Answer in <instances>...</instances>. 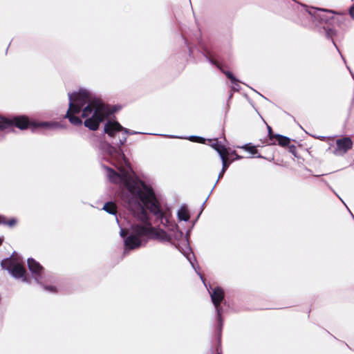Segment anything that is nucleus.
Returning <instances> with one entry per match:
<instances>
[{
    "mask_svg": "<svg viewBox=\"0 0 354 354\" xmlns=\"http://www.w3.org/2000/svg\"><path fill=\"white\" fill-rule=\"evenodd\" d=\"M132 230L133 233L140 239L144 236H150L152 234L153 227L151 223L143 225L137 224L132 226Z\"/></svg>",
    "mask_w": 354,
    "mask_h": 354,
    "instance_id": "1a4fd4ad",
    "label": "nucleus"
},
{
    "mask_svg": "<svg viewBox=\"0 0 354 354\" xmlns=\"http://www.w3.org/2000/svg\"><path fill=\"white\" fill-rule=\"evenodd\" d=\"M341 57H342L343 61H345L344 57H343V55H341Z\"/></svg>",
    "mask_w": 354,
    "mask_h": 354,
    "instance_id": "49530a36",
    "label": "nucleus"
},
{
    "mask_svg": "<svg viewBox=\"0 0 354 354\" xmlns=\"http://www.w3.org/2000/svg\"><path fill=\"white\" fill-rule=\"evenodd\" d=\"M271 139H274L275 144L277 142V144L281 147H287L290 142V139L288 137L280 134H276L275 136L272 137Z\"/></svg>",
    "mask_w": 354,
    "mask_h": 354,
    "instance_id": "dca6fc26",
    "label": "nucleus"
},
{
    "mask_svg": "<svg viewBox=\"0 0 354 354\" xmlns=\"http://www.w3.org/2000/svg\"><path fill=\"white\" fill-rule=\"evenodd\" d=\"M209 354H222V351H221V346L220 345L218 344L216 348V351L214 352V351H211L210 353Z\"/></svg>",
    "mask_w": 354,
    "mask_h": 354,
    "instance_id": "2f4dec72",
    "label": "nucleus"
},
{
    "mask_svg": "<svg viewBox=\"0 0 354 354\" xmlns=\"http://www.w3.org/2000/svg\"><path fill=\"white\" fill-rule=\"evenodd\" d=\"M126 141H127V137L124 136L122 139L120 140L118 147H121V146L123 145L126 142Z\"/></svg>",
    "mask_w": 354,
    "mask_h": 354,
    "instance_id": "473e14b6",
    "label": "nucleus"
},
{
    "mask_svg": "<svg viewBox=\"0 0 354 354\" xmlns=\"http://www.w3.org/2000/svg\"><path fill=\"white\" fill-rule=\"evenodd\" d=\"M28 267L30 271L37 277H40L44 270L41 264L32 258L28 259Z\"/></svg>",
    "mask_w": 354,
    "mask_h": 354,
    "instance_id": "ddd939ff",
    "label": "nucleus"
},
{
    "mask_svg": "<svg viewBox=\"0 0 354 354\" xmlns=\"http://www.w3.org/2000/svg\"><path fill=\"white\" fill-rule=\"evenodd\" d=\"M120 236H125V232H124V230L123 229H121V230H120Z\"/></svg>",
    "mask_w": 354,
    "mask_h": 354,
    "instance_id": "e433bc0d",
    "label": "nucleus"
},
{
    "mask_svg": "<svg viewBox=\"0 0 354 354\" xmlns=\"http://www.w3.org/2000/svg\"><path fill=\"white\" fill-rule=\"evenodd\" d=\"M268 137L269 139L265 142V145H275V140L274 139H271L272 137H274L276 134H274L272 131V129L270 126H268Z\"/></svg>",
    "mask_w": 354,
    "mask_h": 354,
    "instance_id": "a878e982",
    "label": "nucleus"
},
{
    "mask_svg": "<svg viewBox=\"0 0 354 354\" xmlns=\"http://www.w3.org/2000/svg\"><path fill=\"white\" fill-rule=\"evenodd\" d=\"M348 70H349L350 73H352L351 70H350V68L348 67Z\"/></svg>",
    "mask_w": 354,
    "mask_h": 354,
    "instance_id": "c03bdc74",
    "label": "nucleus"
},
{
    "mask_svg": "<svg viewBox=\"0 0 354 354\" xmlns=\"http://www.w3.org/2000/svg\"><path fill=\"white\" fill-rule=\"evenodd\" d=\"M124 186L130 195L136 196L142 203L152 213L158 221L164 226L169 223L168 218L164 215L160 204L156 198L153 189L142 183L128 178L124 182Z\"/></svg>",
    "mask_w": 354,
    "mask_h": 354,
    "instance_id": "f03ea898",
    "label": "nucleus"
},
{
    "mask_svg": "<svg viewBox=\"0 0 354 354\" xmlns=\"http://www.w3.org/2000/svg\"><path fill=\"white\" fill-rule=\"evenodd\" d=\"M348 70H349L350 73H352L351 70H350V68L348 67Z\"/></svg>",
    "mask_w": 354,
    "mask_h": 354,
    "instance_id": "37998d69",
    "label": "nucleus"
},
{
    "mask_svg": "<svg viewBox=\"0 0 354 354\" xmlns=\"http://www.w3.org/2000/svg\"><path fill=\"white\" fill-rule=\"evenodd\" d=\"M341 57H342L343 61H345L344 57H343V55H341Z\"/></svg>",
    "mask_w": 354,
    "mask_h": 354,
    "instance_id": "de8ad7c7",
    "label": "nucleus"
},
{
    "mask_svg": "<svg viewBox=\"0 0 354 354\" xmlns=\"http://www.w3.org/2000/svg\"><path fill=\"white\" fill-rule=\"evenodd\" d=\"M190 263L192 264L193 268L195 270V271L197 272V274H198V276L200 277L201 279L202 280L203 282H204V279H203V277L202 275V274L198 270H199V266H197L196 267L194 265V263L192 261L191 259H189V257H187Z\"/></svg>",
    "mask_w": 354,
    "mask_h": 354,
    "instance_id": "cd10ccee",
    "label": "nucleus"
},
{
    "mask_svg": "<svg viewBox=\"0 0 354 354\" xmlns=\"http://www.w3.org/2000/svg\"><path fill=\"white\" fill-rule=\"evenodd\" d=\"M10 273L16 279L24 278V281H26V278L25 277L26 270L24 265L19 262V261L15 263Z\"/></svg>",
    "mask_w": 354,
    "mask_h": 354,
    "instance_id": "f8f14e48",
    "label": "nucleus"
},
{
    "mask_svg": "<svg viewBox=\"0 0 354 354\" xmlns=\"http://www.w3.org/2000/svg\"><path fill=\"white\" fill-rule=\"evenodd\" d=\"M125 251L129 250L136 249L141 245V240L135 235L133 232L130 234L124 240Z\"/></svg>",
    "mask_w": 354,
    "mask_h": 354,
    "instance_id": "9b49d317",
    "label": "nucleus"
},
{
    "mask_svg": "<svg viewBox=\"0 0 354 354\" xmlns=\"http://www.w3.org/2000/svg\"><path fill=\"white\" fill-rule=\"evenodd\" d=\"M222 160V169L221 171V172L219 173L218 174V178L214 186V187L216 186V183H218V180L223 176L224 173L225 172L227 167H228V164L227 162V158H224V159H221Z\"/></svg>",
    "mask_w": 354,
    "mask_h": 354,
    "instance_id": "b1692460",
    "label": "nucleus"
},
{
    "mask_svg": "<svg viewBox=\"0 0 354 354\" xmlns=\"http://www.w3.org/2000/svg\"><path fill=\"white\" fill-rule=\"evenodd\" d=\"M74 114L75 113L71 112V109L68 108V120L69 122L75 126L81 125L82 124L81 118L76 116Z\"/></svg>",
    "mask_w": 354,
    "mask_h": 354,
    "instance_id": "a211bd4d",
    "label": "nucleus"
},
{
    "mask_svg": "<svg viewBox=\"0 0 354 354\" xmlns=\"http://www.w3.org/2000/svg\"><path fill=\"white\" fill-rule=\"evenodd\" d=\"M349 13L353 19H354V6L350 8Z\"/></svg>",
    "mask_w": 354,
    "mask_h": 354,
    "instance_id": "f704fd0d",
    "label": "nucleus"
},
{
    "mask_svg": "<svg viewBox=\"0 0 354 354\" xmlns=\"http://www.w3.org/2000/svg\"><path fill=\"white\" fill-rule=\"evenodd\" d=\"M105 212H106L107 213L110 214H112V215H115L116 216V214H117V209H116V205L113 202H107L104 205V207L102 208Z\"/></svg>",
    "mask_w": 354,
    "mask_h": 354,
    "instance_id": "aec40b11",
    "label": "nucleus"
},
{
    "mask_svg": "<svg viewBox=\"0 0 354 354\" xmlns=\"http://www.w3.org/2000/svg\"><path fill=\"white\" fill-rule=\"evenodd\" d=\"M17 261L18 259L12 256L3 259L1 262V266L3 269L7 270L10 272Z\"/></svg>",
    "mask_w": 354,
    "mask_h": 354,
    "instance_id": "4468645a",
    "label": "nucleus"
},
{
    "mask_svg": "<svg viewBox=\"0 0 354 354\" xmlns=\"http://www.w3.org/2000/svg\"><path fill=\"white\" fill-rule=\"evenodd\" d=\"M221 330H222V324L219 323V326H218V330H219V332H221Z\"/></svg>",
    "mask_w": 354,
    "mask_h": 354,
    "instance_id": "4c0bfd02",
    "label": "nucleus"
},
{
    "mask_svg": "<svg viewBox=\"0 0 354 354\" xmlns=\"http://www.w3.org/2000/svg\"><path fill=\"white\" fill-rule=\"evenodd\" d=\"M341 57H342L343 61H345L344 57H343V55H341Z\"/></svg>",
    "mask_w": 354,
    "mask_h": 354,
    "instance_id": "09e8293b",
    "label": "nucleus"
},
{
    "mask_svg": "<svg viewBox=\"0 0 354 354\" xmlns=\"http://www.w3.org/2000/svg\"><path fill=\"white\" fill-rule=\"evenodd\" d=\"M102 153L109 158L111 160H115L120 163L124 162L127 164V158L121 147H115L109 143L103 142L100 145Z\"/></svg>",
    "mask_w": 354,
    "mask_h": 354,
    "instance_id": "39448f33",
    "label": "nucleus"
},
{
    "mask_svg": "<svg viewBox=\"0 0 354 354\" xmlns=\"http://www.w3.org/2000/svg\"><path fill=\"white\" fill-rule=\"evenodd\" d=\"M6 129L12 127L13 126L21 130L30 129L32 131L37 129H42L48 127V123L47 122H37L33 120H30L26 115H18L8 119L6 118Z\"/></svg>",
    "mask_w": 354,
    "mask_h": 354,
    "instance_id": "7ed1b4c3",
    "label": "nucleus"
},
{
    "mask_svg": "<svg viewBox=\"0 0 354 354\" xmlns=\"http://www.w3.org/2000/svg\"><path fill=\"white\" fill-rule=\"evenodd\" d=\"M6 124H8V123L6 122V118H2L0 120V130L6 129Z\"/></svg>",
    "mask_w": 354,
    "mask_h": 354,
    "instance_id": "c756f323",
    "label": "nucleus"
},
{
    "mask_svg": "<svg viewBox=\"0 0 354 354\" xmlns=\"http://www.w3.org/2000/svg\"><path fill=\"white\" fill-rule=\"evenodd\" d=\"M212 147L218 153L221 159L226 158L227 151L225 146L222 145L218 142H216L213 144Z\"/></svg>",
    "mask_w": 354,
    "mask_h": 354,
    "instance_id": "f3484780",
    "label": "nucleus"
},
{
    "mask_svg": "<svg viewBox=\"0 0 354 354\" xmlns=\"http://www.w3.org/2000/svg\"><path fill=\"white\" fill-rule=\"evenodd\" d=\"M127 199L129 207L133 211H137V218L143 224L150 223L146 209L141 205L140 201L136 198V196L131 195L129 198L127 196Z\"/></svg>",
    "mask_w": 354,
    "mask_h": 354,
    "instance_id": "423d86ee",
    "label": "nucleus"
},
{
    "mask_svg": "<svg viewBox=\"0 0 354 354\" xmlns=\"http://www.w3.org/2000/svg\"><path fill=\"white\" fill-rule=\"evenodd\" d=\"M348 70H349L350 73H352L351 70H350V68L348 67Z\"/></svg>",
    "mask_w": 354,
    "mask_h": 354,
    "instance_id": "a18cd8bd",
    "label": "nucleus"
},
{
    "mask_svg": "<svg viewBox=\"0 0 354 354\" xmlns=\"http://www.w3.org/2000/svg\"><path fill=\"white\" fill-rule=\"evenodd\" d=\"M210 296L212 303L215 306L218 321L221 322L222 308L220 306V304L224 299V291L222 288L217 287L212 290V293H210Z\"/></svg>",
    "mask_w": 354,
    "mask_h": 354,
    "instance_id": "0eeeda50",
    "label": "nucleus"
},
{
    "mask_svg": "<svg viewBox=\"0 0 354 354\" xmlns=\"http://www.w3.org/2000/svg\"><path fill=\"white\" fill-rule=\"evenodd\" d=\"M353 147V142L348 137H344L336 140V148L334 153L337 156H343Z\"/></svg>",
    "mask_w": 354,
    "mask_h": 354,
    "instance_id": "6e6552de",
    "label": "nucleus"
},
{
    "mask_svg": "<svg viewBox=\"0 0 354 354\" xmlns=\"http://www.w3.org/2000/svg\"><path fill=\"white\" fill-rule=\"evenodd\" d=\"M216 66L226 75L227 78L231 80L232 84H236L238 80L234 76V75L230 71H225L223 70L218 64H215Z\"/></svg>",
    "mask_w": 354,
    "mask_h": 354,
    "instance_id": "4be33fe9",
    "label": "nucleus"
},
{
    "mask_svg": "<svg viewBox=\"0 0 354 354\" xmlns=\"http://www.w3.org/2000/svg\"><path fill=\"white\" fill-rule=\"evenodd\" d=\"M178 218L180 221H188L189 219V214L185 207H180L177 212Z\"/></svg>",
    "mask_w": 354,
    "mask_h": 354,
    "instance_id": "6ab92c4d",
    "label": "nucleus"
},
{
    "mask_svg": "<svg viewBox=\"0 0 354 354\" xmlns=\"http://www.w3.org/2000/svg\"><path fill=\"white\" fill-rule=\"evenodd\" d=\"M232 88L234 91H239L241 88H240V86L239 84V81L237 82V85L236 84H232Z\"/></svg>",
    "mask_w": 354,
    "mask_h": 354,
    "instance_id": "72a5a7b5",
    "label": "nucleus"
},
{
    "mask_svg": "<svg viewBox=\"0 0 354 354\" xmlns=\"http://www.w3.org/2000/svg\"><path fill=\"white\" fill-rule=\"evenodd\" d=\"M288 147V151L293 155H296L297 153V148L294 145H288V146H287Z\"/></svg>",
    "mask_w": 354,
    "mask_h": 354,
    "instance_id": "c85d7f7f",
    "label": "nucleus"
},
{
    "mask_svg": "<svg viewBox=\"0 0 354 354\" xmlns=\"http://www.w3.org/2000/svg\"><path fill=\"white\" fill-rule=\"evenodd\" d=\"M208 61L211 63V64H215L213 60H212L211 59H209L208 58Z\"/></svg>",
    "mask_w": 354,
    "mask_h": 354,
    "instance_id": "58836bf2",
    "label": "nucleus"
},
{
    "mask_svg": "<svg viewBox=\"0 0 354 354\" xmlns=\"http://www.w3.org/2000/svg\"><path fill=\"white\" fill-rule=\"evenodd\" d=\"M189 140L192 142H196L199 143H204L205 140L204 138L197 136H190Z\"/></svg>",
    "mask_w": 354,
    "mask_h": 354,
    "instance_id": "bb28decb",
    "label": "nucleus"
},
{
    "mask_svg": "<svg viewBox=\"0 0 354 354\" xmlns=\"http://www.w3.org/2000/svg\"><path fill=\"white\" fill-rule=\"evenodd\" d=\"M3 239L0 237V245L3 243Z\"/></svg>",
    "mask_w": 354,
    "mask_h": 354,
    "instance_id": "ea45409f",
    "label": "nucleus"
},
{
    "mask_svg": "<svg viewBox=\"0 0 354 354\" xmlns=\"http://www.w3.org/2000/svg\"><path fill=\"white\" fill-rule=\"evenodd\" d=\"M68 108L75 113H82V118L84 119V124L90 130H97L109 115L105 104L86 89L80 88L78 91L68 94Z\"/></svg>",
    "mask_w": 354,
    "mask_h": 354,
    "instance_id": "f257e3e1",
    "label": "nucleus"
},
{
    "mask_svg": "<svg viewBox=\"0 0 354 354\" xmlns=\"http://www.w3.org/2000/svg\"><path fill=\"white\" fill-rule=\"evenodd\" d=\"M324 30L326 31V37L327 38H330L331 39V41H332V43L335 46V47L337 49V50L339 52V49L337 48V46H336V44L335 43L333 39V35H335V31L332 29V28H324Z\"/></svg>",
    "mask_w": 354,
    "mask_h": 354,
    "instance_id": "5701e85b",
    "label": "nucleus"
},
{
    "mask_svg": "<svg viewBox=\"0 0 354 354\" xmlns=\"http://www.w3.org/2000/svg\"><path fill=\"white\" fill-rule=\"evenodd\" d=\"M49 290H54V288L53 287H50V288H48Z\"/></svg>",
    "mask_w": 354,
    "mask_h": 354,
    "instance_id": "79ce46f5",
    "label": "nucleus"
},
{
    "mask_svg": "<svg viewBox=\"0 0 354 354\" xmlns=\"http://www.w3.org/2000/svg\"><path fill=\"white\" fill-rule=\"evenodd\" d=\"M257 157V158H263V156H261V155H258Z\"/></svg>",
    "mask_w": 354,
    "mask_h": 354,
    "instance_id": "a19ab883",
    "label": "nucleus"
},
{
    "mask_svg": "<svg viewBox=\"0 0 354 354\" xmlns=\"http://www.w3.org/2000/svg\"><path fill=\"white\" fill-rule=\"evenodd\" d=\"M161 240H169L167 234H165V236L160 238Z\"/></svg>",
    "mask_w": 354,
    "mask_h": 354,
    "instance_id": "c9c22d12",
    "label": "nucleus"
},
{
    "mask_svg": "<svg viewBox=\"0 0 354 354\" xmlns=\"http://www.w3.org/2000/svg\"><path fill=\"white\" fill-rule=\"evenodd\" d=\"M122 131H123L125 134H129V135H133V134L139 133L138 132H136V131H131L128 129H126V128H124V127H123V129H122Z\"/></svg>",
    "mask_w": 354,
    "mask_h": 354,
    "instance_id": "7c9ffc66",
    "label": "nucleus"
},
{
    "mask_svg": "<svg viewBox=\"0 0 354 354\" xmlns=\"http://www.w3.org/2000/svg\"><path fill=\"white\" fill-rule=\"evenodd\" d=\"M307 11L312 17L320 23L333 24L339 21V20L334 17L335 12L331 10L311 8L310 10H308Z\"/></svg>",
    "mask_w": 354,
    "mask_h": 354,
    "instance_id": "20e7f679",
    "label": "nucleus"
},
{
    "mask_svg": "<svg viewBox=\"0 0 354 354\" xmlns=\"http://www.w3.org/2000/svg\"><path fill=\"white\" fill-rule=\"evenodd\" d=\"M123 127L117 122L107 121L104 127V133L112 137L116 132L120 131Z\"/></svg>",
    "mask_w": 354,
    "mask_h": 354,
    "instance_id": "9d476101",
    "label": "nucleus"
},
{
    "mask_svg": "<svg viewBox=\"0 0 354 354\" xmlns=\"http://www.w3.org/2000/svg\"><path fill=\"white\" fill-rule=\"evenodd\" d=\"M242 148L253 155L257 153L258 152L257 147L255 146L252 145L251 143L244 145L242 147Z\"/></svg>",
    "mask_w": 354,
    "mask_h": 354,
    "instance_id": "393cba45",
    "label": "nucleus"
},
{
    "mask_svg": "<svg viewBox=\"0 0 354 354\" xmlns=\"http://www.w3.org/2000/svg\"><path fill=\"white\" fill-rule=\"evenodd\" d=\"M17 223V221L15 218H11L8 219L4 216H0V224H3L5 225H8L10 227H14Z\"/></svg>",
    "mask_w": 354,
    "mask_h": 354,
    "instance_id": "412c9836",
    "label": "nucleus"
},
{
    "mask_svg": "<svg viewBox=\"0 0 354 354\" xmlns=\"http://www.w3.org/2000/svg\"><path fill=\"white\" fill-rule=\"evenodd\" d=\"M104 168L106 170V176L109 180L114 183H117L120 180V175L114 171L113 169L104 166Z\"/></svg>",
    "mask_w": 354,
    "mask_h": 354,
    "instance_id": "2eb2a0df",
    "label": "nucleus"
}]
</instances>
